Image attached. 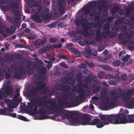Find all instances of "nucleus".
Returning a JSON list of instances; mask_svg holds the SVG:
<instances>
[{
    "instance_id": "1",
    "label": "nucleus",
    "mask_w": 134,
    "mask_h": 134,
    "mask_svg": "<svg viewBox=\"0 0 134 134\" xmlns=\"http://www.w3.org/2000/svg\"><path fill=\"white\" fill-rule=\"evenodd\" d=\"M48 103H49V105H46V107L48 110L51 111L53 113L55 112L59 113L60 115L63 119L66 118H63L64 116V114L66 113V110L64 108H65L66 106L68 107H70L72 105L75 104L74 100H71L70 101H66L62 99V98H58L57 100V102L59 105L55 103V100L53 99H47V100Z\"/></svg>"
},
{
    "instance_id": "2",
    "label": "nucleus",
    "mask_w": 134,
    "mask_h": 134,
    "mask_svg": "<svg viewBox=\"0 0 134 134\" xmlns=\"http://www.w3.org/2000/svg\"><path fill=\"white\" fill-rule=\"evenodd\" d=\"M42 99L39 96L34 97L32 98L31 101L36 104L38 103L37 104V107H35L33 109V111H31L29 109H26V110L29 113H31V115H34L38 114L40 115L39 119L41 120L47 119L49 118L47 114H51L49 111L47 109L46 106L49 105H47L48 102L41 101ZM48 104H49L48 103Z\"/></svg>"
},
{
    "instance_id": "3",
    "label": "nucleus",
    "mask_w": 134,
    "mask_h": 134,
    "mask_svg": "<svg viewBox=\"0 0 134 134\" xmlns=\"http://www.w3.org/2000/svg\"><path fill=\"white\" fill-rule=\"evenodd\" d=\"M64 115L63 118L71 119L70 123L71 125L72 126H76L77 124L83 125H90L92 118L90 115L84 114L81 116V118L82 120L81 121L78 119V114L75 112L67 113Z\"/></svg>"
},
{
    "instance_id": "4",
    "label": "nucleus",
    "mask_w": 134,
    "mask_h": 134,
    "mask_svg": "<svg viewBox=\"0 0 134 134\" xmlns=\"http://www.w3.org/2000/svg\"><path fill=\"white\" fill-rule=\"evenodd\" d=\"M110 26L108 23H106L104 26L105 32H103L101 35V31L100 29H97L96 31V35L95 39L97 42H99L102 39V37L107 38L108 35L110 38H112L115 36L116 34L114 33L110 32L109 30Z\"/></svg>"
},
{
    "instance_id": "5",
    "label": "nucleus",
    "mask_w": 134,
    "mask_h": 134,
    "mask_svg": "<svg viewBox=\"0 0 134 134\" xmlns=\"http://www.w3.org/2000/svg\"><path fill=\"white\" fill-rule=\"evenodd\" d=\"M122 113H119L116 115L112 114L108 115L107 117V121H103L104 126L109 124H122Z\"/></svg>"
},
{
    "instance_id": "6",
    "label": "nucleus",
    "mask_w": 134,
    "mask_h": 134,
    "mask_svg": "<svg viewBox=\"0 0 134 134\" xmlns=\"http://www.w3.org/2000/svg\"><path fill=\"white\" fill-rule=\"evenodd\" d=\"M9 72V68L8 65H5L3 68L0 67V81L4 79V73L5 78L6 79H9L11 77V74Z\"/></svg>"
},
{
    "instance_id": "7",
    "label": "nucleus",
    "mask_w": 134,
    "mask_h": 134,
    "mask_svg": "<svg viewBox=\"0 0 134 134\" xmlns=\"http://www.w3.org/2000/svg\"><path fill=\"white\" fill-rule=\"evenodd\" d=\"M116 100L114 99H111L109 101L107 102L104 103L103 107L106 110L114 108L116 104Z\"/></svg>"
},
{
    "instance_id": "8",
    "label": "nucleus",
    "mask_w": 134,
    "mask_h": 134,
    "mask_svg": "<svg viewBox=\"0 0 134 134\" xmlns=\"http://www.w3.org/2000/svg\"><path fill=\"white\" fill-rule=\"evenodd\" d=\"M43 85V84H40L39 85L36 86V87H34L31 89L29 91L28 97H32L36 96L39 89L44 87Z\"/></svg>"
},
{
    "instance_id": "9",
    "label": "nucleus",
    "mask_w": 134,
    "mask_h": 134,
    "mask_svg": "<svg viewBox=\"0 0 134 134\" xmlns=\"http://www.w3.org/2000/svg\"><path fill=\"white\" fill-rule=\"evenodd\" d=\"M92 49L89 47H87L85 48V51L82 52V54L87 58L91 57L92 55L95 56L97 55V52L96 51H94L93 53H92Z\"/></svg>"
},
{
    "instance_id": "10",
    "label": "nucleus",
    "mask_w": 134,
    "mask_h": 134,
    "mask_svg": "<svg viewBox=\"0 0 134 134\" xmlns=\"http://www.w3.org/2000/svg\"><path fill=\"white\" fill-rule=\"evenodd\" d=\"M122 124L127 123H134V114L128 115L126 118V116L124 114L122 113Z\"/></svg>"
},
{
    "instance_id": "11",
    "label": "nucleus",
    "mask_w": 134,
    "mask_h": 134,
    "mask_svg": "<svg viewBox=\"0 0 134 134\" xmlns=\"http://www.w3.org/2000/svg\"><path fill=\"white\" fill-rule=\"evenodd\" d=\"M90 125H96L98 128H101L104 126L103 121L100 120L98 118H95L91 121Z\"/></svg>"
},
{
    "instance_id": "12",
    "label": "nucleus",
    "mask_w": 134,
    "mask_h": 134,
    "mask_svg": "<svg viewBox=\"0 0 134 134\" xmlns=\"http://www.w3.org/2000/svg\"><path fill=\"white\" fill-rule=\"evenodd\" d=\"M89 6H87L85 7L83 9V11L84 13L85 14H89V15L91 17H93L94 15V13L92 12H90V8H94L96 7V3L90 4H89Z\"/></svg>"
},
{
    "instance_id": "13",
    "label": "nucleus",
    "mask_w": 134,
    "mask_h": 134,
    "mask_svg": "<svg viewBox=\"0 0 134 134\" xmlns=\"http://www.w3.org/2000/svg\"><path fill=\"white\" fill-rule=\"evenodd\" d=\"M12 4L10 5H12L13 7H12L10 5H4L1 7L2 10L4 11H8L11 10L13 8L18 9V3L17 2H13L12 1Z\"/></svg>"
},
{
    "instance_id": "14",
    "label": "nucleus",
    "mask_w": 134,
    "mask_h": 134,
    "mask_svg": "<svg viewBox=\"0 0 134 134\" xmlns=\"http://www.w3.org/2000/svg\"><path fill=\"white\" fill-rule=\"evenodd\" d=\"M26 69H24V70L21 69L19 71H16L13 75V77L15 78L19 79L21 77L23 74H26Z\"/></svg>"
},
{
    "instance_id": "15",
    "label": "nucleus",
    "mask_w": 134,
    "mask_h": 134,
    "mask_svg": "<svg viewBox=\"0 0 134 134\" xmlns=\"http://www.w3.org/2000/svg\"><path fill=\"white\" fill-rule=\"evenodd\" d=\"M132 90L130 89H129L128 91L125 93H124L121 95V97L125 102H127L128 99L131 98L132 94Z\"/></svg>"
},
{
    "instance_id": "16",
    "label": "nucleus",
    "mask_w": 134,
    "mask_h": 134,
    "mask_svg": "<svg viewBox=\"0 0 134 134\" xmlns=\"http://www.w3.org/2000/svg\"><path fill=\"white\" fill-rule=\"evenodd\" d=\"M81 25L82 26V29L85 31H87L89 29L90 27L88 26L90 24L88 23V20L86 18L82 19H81Z\"/></svg>"
},
{
    "instance_id": "17",
    "label": "nucleus",
    "mask_w": 134,
    "mask_h": 134,
    "mask_svg": "<svg viewBox=\"0 0 134 134\" xmlns=\"http://www.w3.org/2000/svg\"><path fill=\"white\" fill-rule=\"evenodd\" d=\"M47 40L46 36L44 37L43 40L41 39H37L34 42V45L35 46H43L46 44Z\"/></svg>"
},
{
    "instance_id": "18",
    "label": "nucleus",
    "mask_w": 134,
    "mask_h": 134,
    "mask_svg": "<svg viewBox=\"0 0 134 134\" xmlns=\"http://www.w3.org/2000/svg\"><path fill=\"white\" fill-rule=\"evenodd\" d=\"M31 17L32 19L36 21L37 23H41L42 21V19L40 18V15L37 12H35L34 14L31 15Z\"/></svg>"
},
{
    "instance_id": "19",
    "label": "nucleus",
    "mask_w": 134,
    "mask_h": 134,
    "mask_svg": "<svg viewBox=\"0 0 134 134\" xmlns=\"http://www.w3.org/2000/svg\"><path fill=\"white\" fill-rule=\"evenodd\" d=\"M13 59V57H11L9 55H6L5 58L4 59L3 58H1V59L0 60V66H3L4 65V62H7L8 61L10 62Z\"/></svg>"
},
{
    "instance_id": "20",
    "label": "nucleus",
    "mask_w": 134,
    "mask_h": 134,
    "mask_svg": "<svg viewBox=\"0 0 134 134\" xmlns=\"http://www.w3.org/2000/svg\"><path fill=\"white\" fill-rule=\"evenodd\" d=\"M71 88L69 86H66L65 85L61 83L60 84L59 90L63 92H66L68 90H71Z\"/></svg>"
},
{
    "instance_id": "21",
    "label": "nucleus",
    "mask_w": 134,
    "mask_h": 134,
    "mask_svg": "<svg viewBox=\"0 0 134 134\" xmlns=\"http://www.w3.org/2000/svg\"><path fill=\"white\" fill-rule=\"evenodd\" d=\"M58 10L60 14L63 13L64 12V7L61 2H64V0H58Z\"/></svg>"
},
{
    "instance_id": "22",
    "label": "nucleus",
    "mask_w": 134,
    "mask_h": 134,
    "mask_svg": "<svg viewBox=\"0 0 134 134\" xmlns=\"http://www.w3.org/2000/svg\"><path fill=\"white\" fill-rule=\"evenodd\" d=\"M37 64L36 63H34L32 65V67L27 68L28 69L27 70L26 68V74H27L29 75L32 74L34 72L35 70V68L36 67Z\"/></svg>"
},
{
    "instance_id": "23",
    "label": "nucleus",
    "mask_w": 134,
    "mask_h": 134,
    "mask_svg": "<svg viewBox=\"0 0 134 134\" xmlns=\"http://www.w3.org/2000/svg\"><path fill=\"white\" fill-rule=\"evenodd\" d=\"M67 77H62L61 79V82L63 83L67 84L68 82V80H71L72 78L71 74L69 73L67 75Z\"/></svg>"
},
{
    "instance_id": "24",
    "label": "nucleus",
    "mask_w": 134,
    "mask_h": 134,
    "mask_svg": "<svg viewBox=\"0 0 134 134\" xmlns=\"http://www.w3.org/2000/svg\"><path fill=\"white\" fill-rule=\"evenodd\" d=\"M126 105L128 108H134V99L127 101L126 103Z\"/></svg>"
},
{
    "instance_id": "25",
    "label": "nucleus",
    "mask_w": 134,
    "mask_h": 134,
    "mask_svg": "<svg viewBox=\"0 0 134 134\" xmlns=\"http://www.w3.org/2000/svg\"><path fill=\"white\" fill-rule=\"evenodd\" d=\"M4 92L7 97L8 95L12 94L13 93V89L12 87H7L5 88Z\"/></svg>"
},
{
    "instance_id": "26",
    "label": "nucleus",
    "mask_w": 134,
    "mask_h": 134,
    "mask_svg": "<svg viewBox=\"0 0 134 134\" xmlns=\"http://www.w3.org/2000/svg\"><path fill=\"white\" fill-rule=\"evenodd\" d=\"M70 50L71 53L74 54L77 57H80L81 56L80 53L78 52V49L73 48H70Z\"/></svg>"
},
{
    "instance_id": "27",
    "label": "nucleus",
    "mask_w": 134,
    "mask_h": 134,
    "mask_svg": "<svg viewBox=\"0 0 134 134\" xmlns=\"http://www.w3.org/2000/svg\"><path fill=\"white\" fill-rule=\"evenodd\" d=\"M101 87L99 86H94L92 87L91 91L93 93H98L101 89Z\"/></svg>"
},
{
    "instance_id": "28",
    "label": "nucleus",
    "mask_w": 134,
    "mask_h": 134,
    "mask_svg": "<svg viewBox=\"0 0 134 134\" xmlns=\"http://www.w3.org/2000/svg\"><path fill=\"white\" fill-rule=\"evenodd\" d=\"M93 78V75H91L85 78L84 79L83 81L85 83L88 82L90 83Z\"/></svg>"
},
{
    "instance_id": "29",
    "label": "nucleus",
    "mask_w": 134,
    "mask_h": 134,
    "mask_svg": "<svg viewBox=\"0 0 134 134\" xmlns=\"http://www.w3.org/2000/svg\"><path fill=\"white\" fill-rule=\"evenodd\" d=\"M118 38L120 40H122V43L123 44L129 42V40H124V34L122 33H120L118 34Z\"/></svg>"
},
{
    "instance_id": "30",
    "label": "nucleus",
    "mask_w": 134,
    "mask_h": 134,
    "mask_svg": "<svg viewBox=\"0 0 134 134\" xmlns=\"http://www.w3.org/2000/svg\"><path fill=\"white\" fill-rule=\"evenodd\" d=\"M124 18L122 17H119L114 22V24L115 25H119L122 23L124 21Z\"/></svg>"
},
{
    "instance_id": "31",
    "label": "nucleus",
    "mask_w": 134,
    "mask_h": 134,
    "mask_svg": "<svg viewBox=\"0 0 134 134\" xmlns=\"http://www.w3.org/2000/svg\"><path fill=\"white\" fill-rule=\"evenodd\" d=\"M35 0H29L27 3L29 7L32 8L35 7L36 6V2H35Z\"/></svg>"
},
{
    "instance_id": "32",
    "label": "nucleus",
    "mask_w": 134,
    "mask_h": 134,
    "mask_svg": "<svg viewBox=\"0 0 134 134\" xmlns=\"http://www.w3.org/2000/svg\"><path fill=\"white\" fill-rule=\"evenodd\" d=\"M18 105V104L12 101L8 105L7 107L9 108L14 109L17 107Z\"/></svg>"
},
{
    "instance_id": "33",
    "label": "nucleus",
    "mask_w": 134,
    "mask_h": 134,
    "mask_svg": "<svg viewBox=\"0 0 134 134\" xmlns=\"http://www.w3.org/2000/svg\"><path fill=\"white\" fill-rule=\"evenodd\" d=\"M49 50L45 47H43L38 50V52L39 54H43L48 52Z\"/></svg>"
},
{
    "instance_id": "34",
    "label": "nucleus",
    "mask_w": 134,
    "mask_h": 134,
    "mask_svg": "<svg viewBox=\"0 0 134 134\" xmlns=\"http://www.w3.org/2000/svg\"><path fill=\"white\" fill-rule=\"evenodd\" d=\"M100 16L95 15L94 17V20L96 21L97 24L100 25L102 21V19L99 18Z\"/></svg>"
},
{
    "instance_id": "35",
    "label": "nucleus",
    "mask_w": 134,
    "mask_h": 134,
    "mask_svg": "<svg viewBox=\"0 0 134 134\" xmlns=\"http://www.w3.org/2000/svg\"><path fill=\"white\" fill-rule=\"evenodd\" d=\"M74 100V104L72 105V106L77 105L80 103L81 102V100L77 96H75L74 98V100Z\"/></svg>"
},
{
    "instance_id": "36",
    "label": "nucleus",
    "mask_w": 134,
    "mask_h": 134,
    "mask_svg": "<svg viewBox=\"0 0 134 134\" xmlns=\"http://www.w3.org/2000/svg\"><path fill=\"white\" fill-rule=\"evenodd\" d=\"M72 93L70 91H68L67 92V94H65L64 96H63L61 98H62V99L65 101L68 99V98L67 96H70L72 95Z\"/></svg>"
},
{
    "instance_id": "37",
    "label": "nucleus",
    "mask_w": 134,
    "mask_h": 134,
    "mask_svg": "<svg viewBox=\"0 0 134 134\" xmlns=\"http://www.w3.org/2000/svg\"><path fill=\"white\" fill-rule=\"evenodd\" d=\"M98 81L97 79H94L91 82L90 84L91 86L92 87L97 86L98 85Z\"/></svg>"
},
{
    "instance_id": "38",
    "label": "nucleus",
    "mask_w": 134,
    "mask_h": 134,
    "mask_svg": "<svg viewBox=\"0 0 134 134\" xmlns=\"http://www.w3.org/2000/svg\"><path fill=\"white\" fill-rule=\"evenodd\" d=\"M111 96L112 97L111 99H114L117 100L118 99L119 97L117 93L113 91L111 92Z\"/></svg>"
},
{
    "instance_id": "39",
    "label": "nucleus",
    "mask_w": 134,
    "mask_h": 134,
    "mask_svg": "<svg viewBox=\"0 0 134 134\" xmlns=\"http://www.w3.org/2000/svg\"><path fill=\"white\" fill-rule=\"evenodd\" d=\"M46 71V69L44 67H42L40 69L39 72V74L40 75H44Z\"/></svg>"
},
{
    "instance_id": "40",
    "label": "nucleus",
    "mask_w": 134,
    "mask_h": 134,
    "mask_svg": "<svg viewBox=\"0 0 134 134\" xmlns=\"http://www.w3.org/2000/svg\"><path fill=\"white\" fill-rule=\"evenodd\" d=\"M68 35L71 37H74L76 36L77 35V33L75 31H69L68 33Z\"/></svg>"
},
{
    "instance_id": "41",
    "label": "nucleus",
    "mask_w": 134,
    "mask_h": 134,
    "mask_svg": "<svg viewBox=\"0 0 134 134\" xmlns=\"http://www.w3.org/2000/svg\"><path fill=\"white\" fill-rule=\"evenodd\" d=\"M120 64V61L118 60H114L111 63V65L117 67L119 66Z\"/></svg>"
},
{
    "instance_id": "42",
    "label": "nucleus",
    "mask_w": 134,
    "mask_h": 134,
    "mask_svg": "<svg viewBox=\"0 0 134 134\" xmlns=\"http://www.w3.org/2000/svg\"><path fill=\"white\" fill-rule=\"evenodd\" d=\"M41 84H43L44 87L39 89V91H41V92L43 94H46L47 92V89L45 88L46 85L44 83H42Z\"/></svg>"
},
{
    "instance_id": "43",
    "label": "nucleus",
    "mask_w": 134,
    "mask_h": 134,
    "mask_svg": "<svg viewBox=\"0 0 134 134\" xmlns=\"http://www.w3.org/2000/svg\"><path fill=\"white\" fill-rule=\"evenodd\" d=\"M100 66L105 70H110L111 69L110 66L107 65H100Z\"/></svg>"
},
{
    "instance_id": "44",
    "label": "nucleus",
    "mask_w": 134,
    "mask_h": 134,
    "mask_svg": "<svg viewBox=\"0 0 134 134\" xmlns=\"http://www.w3.org/2000/svg\"><path fill=\"white\" fill-rule=\"evenodd\" d=\"M105 74V73L104 72L101 71L98 73L97 76L99 79H102L103 78Z\"/></svg>"
},
{
    "instance_id": "45",
    "label": "nucleus",
    "mask_w": 134,
    "mask_h": 134,
    "mask_svg": "<svg viewBox=\"0 0 134 134\" xmlns=\"http://www.w3.org/2000/svg\"><path fill=\"white\" fill-rule=\"evenodd\" d=\"M118 6L115 7L111 9V11L112 14H115L118 11Z\"/></svg>"
},
{
    "instance_id": "46",
    "label": "nucleus",
    "mask_w": 134,
    "mask_h": 134,
    "mask_svg": "<svg viewBox=\"0 0 134 134\" xmlns=\"http://www.w3.org/2000/svg\"><path fill=\"white\" fill-rule=\"evenodd\" d=\"M5 32L7 34H13L15 32L14 30L13 31H11L10 29L8 28L7 27L5 29Z\"/></svg>"
},
{
    "instance_id": "47",
    "label": "nucleus",
    "mask_w": 134,
    "mask_h": 134,
    "mask_svg": "<svg viewBox=\"0 0 134 134\" xmlns=\"http://www.w3.org/2000/svg\"><path fill=\"white\" fill-rule=\"evenodd\" d=\"M17 118L23 121H27L26 118L23 116L20 115H18L17 116Z\"/></svg>"
},
{
    "instance_id": "48",
    "label": "nucleus",
    "mask_w": 134,
    "mask_h": 134,
    "mask_svg": "<svg viewBox=\"0 0 134 134\" xmlns=\"http://www.w3.org/2000/svg\"><path fill=\"white\" fill-rule=\"evenodd\" d=\"M25 48L28 49L31 51H33L34 49V47L33 45H28L26 46Z\"/></svg>"
},
{
    "instance_id": "49",
    "label": "nucleus",
    "mask_w": 134,
    "mask_h": 134,
    "mask_svg": "<svg viewBox=\"0 0 134 134\" xmlns=\"http://www.w3.org/2000/svg\"><path fill=\"white\" fill-rule=\"evenodd\" d=\"M6 115L10 116H11L13 118H16V115L15 113L8 112H7Z\"/></svg>"
},
{
    "instance_id": "50",
    "label": "nucleus",
    "mask_w": 134,
    "mask_h": 134,
    "mask_svg": "<svg viewBox=\"0 0 134 134\" xmlns=\"http://www.w3.org/2000/svg\"><path fill=\"white\" fill-rule=\"evenodd\" d=\"M130 57V55H126L122 58V61L124 62H126L128 61Z\"/></svg>"
},
{
    "instance_id": "51",
    "label": "nucleus",
    "mask_w": 134,
    "mask_h": 134,
    "mask_svg": "<svg viewBox=\"0 0 134 134\" xmlns=\"http://www.w3.org/2000/svg\"><path fill=\"white\" fill-rule=\"evenodd\" d=\"M13 15L15 16H19L20 15L19 11L18 10L14 9L12 11Z\"/></svg>"
},
{
    "instance_id": "52",
    "label": "nucleus",
    "mask_w": 134,
    "mask_h": 134,
    "mask_svg": "<svg viewBox=\"0 0 134 134\" xmlns=\"http://www.w3.org/2000/svg\"><path fill=\"white\" fill-rule=\"evenodd\" d=\"M131 11L129 8H127L126 10V12L125 14L126 17H129L130 15Z\"/></svg>"
},
{
    "instance_id": "53",
    "label": "nucleus",
    "mask_w": 134,
    "mask_h": 134,
    "mask_svg": "<svg viewBox=\"0 0 134 134\" xmlns=\"http://www.w3.org/2000/svg\"><path fill=\"white\" fill-rule=\"evenodd\" d=\"M6 110L3 109H0V115H6L7 113Z\"/></svg>"
},
{
    "instance_id": "54",
    "label": "nucleus",
    "mask_w": 134,
    "mask_h": 134,
    "mask_svg": "<svg viewBox=\"0 0 134 134\" xmlns=\"http://www.w3.org/2000/svg\"><path fill=\"white\" fill-rule=\"evenodd\" d=\"M79 88V87L76 86H75L73 87L71 89V91L73 92H75L77 91L78 92Z\"/></svg>"
},
{
    "instance_id": "55",
    "label": "nucleus",
    "mask_w": 134,
    "mask_h": 134,
    "mask_svg": "<svg viewBox=\"0 0 134 134\" xmlns=\"http://www.w3.org/2000/svg\"><path fill=\"white\" fill-rule=\"evenodd\" d=\"M60 66H62L65 68L67 69L68 68V65L64 62H62L59 64Z\"/></svg>"
},
{
    "instance_id": "56",
    "label": "nucleus",
    "mask_w": 134,
    "mask_h": 134,
    "mask_svg": "<svg viewBox=\"0 0 134 134\" xmlns=\"http://www.w3.org/2000/svg\"><path fill=\"white\" fill-rule=\"evenodd\" d=\"M102 7L104 9H107L108 7V4L104 1L102 2Z\"/></svg>"
},
{
    "instance_id": "57",
    "label": "nucleus",
    "mask_w": 134,
    "mask_h": 134,
    "mask_svg": "<svg viewBox=\"0 0 134 134\" xmlns=\"http://www.w3.org/2000/svg\"><path fill=\"white\" fill-rule=\"evenodd\" d=\"M27 106L31 110H33L32 108L34 106V104L29 102L27 103Z\"/></svg>"
},
{
    "instance_id": "58",
    "label": "nucleus",
    "mask_w": 134,
    "mask_h": 134,
    "mask_svg": "<svg viewBox=\"0 0 134 134\" xmlns=\"http://www.w3.org/2000/svg\"><path fill=\"white\" fill-rule=\"evenodd\" d=\"M7 97L4 92L0 91V99H2L3 97Z\"/></svg>"
},
{
    "instance_id": "59",
    "label": "nucleus",
    "mask_w": 134,
    "mask_h": 134,
    "mask_svg": "<svg viewBox=\"0 0 134 134\" xmlns=\"http://www.w3.org/2000/svg\"><path fill=\"white\" fill-rule=\"evenodd\" d=\"M11 102L12 100L8 98H5L4 99V102L6 103L7 105Z\"/></svg>"
},
{
    "instance_id": "60",
    "label": "nucleus",
    "mask_w": 134,
    "mask_h": 134,
    "mask_svg": "<svg viewBox=\"0 0 134 134\" xmlns=\"http://www.w3.org/2000/svg\"><path fill=\"white\" fill-rule=\"evenodd\" d=\"M133 35H134V31H131L129 34L127 38L128 39L131 38Z\"/></svg>"
},
{
    "instance_id": "61",
    "label": "nucleus",
    "mask_w": 134,
    "mask_h": 134,
    "mask_svg": "<svg viewBox=\"0 0 134 134\" xmlns=\"http://www.w3.org/2000/svg\"><path fill=\"white\" fill-rule=\"evenodd\" d=\"M53 46L54 48L57 49L58 48H61L62 47V45L61 44L59 43L58 44H53Z\"/></svg>"
},
{
    "instance_id": "62",
    "label": "nucleus",
    "mask_w": 134,
    "mask_h": 134,
    "mask_svg": "<svg viewBox=\"0 0 134 134\" xmlns=\"http://www.w3.org/2000/svg\"><path fill=\"white\" fill-rule=\"evenodd\" d=\"M105 79H113V76L111 74H106L105 75Z\"/></svg>"
},
{
    "instance_id": "63",
    "label": "nucleus",
    "mask_w": 134,
    "mask_h": 134,
    "mask_svg": "<svg viewBox=\"0 0 134 134\" xmlns=\"http://www.w3.org/2000/svg\"><path fill=\"white\" fill-rule=\"evenodd\" d=\"M34 63H33L32 62H31L30 61H29L27 63V65H26V67L27 68H30V66H32V65L33 64H34Z\"/></svg>"
},
{
    "instance_id": "64",
    "label": "nucleus",
    "mask_w": 134,
    "mask_h": 134,
    "mask_svg": "<svg viewBox=\"0 0 134 134\" xmlns=\"http://www.w3.org/2000/svg\"><path fill=\"white\" fill-rule=\"evenodd\" d=\"M57 39L55 37H52L49 38V41L51 43H54L57 41Z\"/></svg>"
}]
</instances>
